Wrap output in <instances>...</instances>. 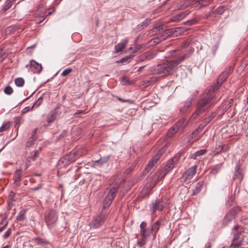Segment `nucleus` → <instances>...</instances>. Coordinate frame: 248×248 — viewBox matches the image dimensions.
Instances as JSON below:
<instances>
[{
  "label": "nucleus",
  "mask_w": 248,
  "mask_h": 248,
  "mask_svg": "<svg viewBox=\"0 0 248 248\" xmlns=\"http://www.w3.org/2000/svg\"><path fill=\"white\" fill-rule=\"evenodd\" d=\"M217 102L215 91L211 89L206 90L198 101L196 110L192 117L195 119L198 116L214 106Z\"/></svg>",
  "instance_id": "obj_1"
},
{
  "label": "nucleus",
  "mask_w": 248,
  "mask_h": 248,
  "mask_svg": "<svg viewBox=\"0 0 248 248\" xmlns=\"http://www.w3.org/2000/svg\"><path fill=\"white\" fill-rule=\"evenodd\" d=\"M189 57V55L185 54L174 60L168 61L166 63L158 64L152 67V72L154 74L169 75L178 68V65L181 62Z\"/></svg>",
  "instance_id": "obj_2"
},
{
  "label": "nucleus",
  "mask_w": 248,
  "mask_h": 248,
  "mask_svg": "<svg viewBox=\"0 0 248 248\" xmlns=\"http://www.w3.org/2000/svg\"><path fill=\"white\" fill-rule=\"evenodd\" d=\"M233 229L235 232H233L230 248H239L243 244L244 238L241 237L242 232L239 230V226L238 225L234 226Z\"/></svg>",
  "instance_id": "obj_3"
},
{
  "label": "nucleus",
  "mask_w": 248,
  "mask_h": 248,
  "mask_svg": "<svg viewBox=\"0 0 248 248\" xmlns=\"http://www.w3.org/2000/svg\"><path fill=\"white\" fill-rule=\"evenodd\" d=\"M58 219V214L56 211L51 209L46 212L45 217V221L47 227L51 229L53 228Z\"/></svg>",
  "instance_id": "obj_4"
},
{
  "label": "nucleus",
  "mask_w": 248,
  "mask_h": 248,
  "mask_svg": "<svg viewBox=\"0 0 248 248\" xmlns=\"http://www.w3.org/2000/svg\"><path fill=\"white\" fill-rule=\"evenodd\" d=\"M108 217L106 212L101 211L98 215L94 216L92 221V227L93 228H97L102 225Z\"/></svg>",
  "instance_id": "obj_5"
},
{
  "label": "nucleus",
  "mask_w": 248,
  "mask_h": 248,
  "mask_svg": "<svg viewBox=\"0 0 248 248\" xmlns=\"http://www.w3.org/2000/svg\"><path fill=\"white\" fill-rule=\"evenodd\" d=\"M180 158V155H176L168 161L164 167V169L162 172V178L164 177L166 175L174 168V167L178 163Z\"/></svg>",
  "instance_id": "obj_6"
},
{
  "label": "nucleus",
  "mask_w": 248,
  "mask_h": 248,
  "mask_svg": "<svg viewBox=\"0 0 248 248\" xmlns=\"http://www.w3.org/2000/svg\"><path fill=\"white\" fill-rule=\"evenodd\" d=\"M230 67L225 68V70L219 75L217 80L216 84L213 86L210 89L215 92L217 91L227 78L228 75L230 73Z\"/></svg>",
  "instance_id": "obj_7"
},
{
  "label": "nucleus",
  "mask_w": 248,
  "mask_h": 248,
  "mask_svg": "<svg viewBox=\"0 0 248 248\" xmlns=\"http://www.w3.org/2000/svg\"><path fill=\"white\" fill-rule=\"evenodd\" d=\"M197 166H193L188 168L184 173L183 176L184 177V181L186 184L189 183L190 180L193 178L196 172Z\"/></svg>",
  "instance_id": "obj_8"
},
{
  "label": "nucleus",
  "mask_w": 248,
  "mask_h": 248,
  "mask_svg": "<svg viewBox=\"0 0 248 248\" xmlns=\"http://www.w3.org/2000/svg\"><path fill=\"white\" fill-rule=\"evenodd\" d=\"M26 67H29L31 71L36 74L40 73L42 69V65L33 60H31L30 63L26 65Z\"/></svg>",
  "instance_id": "obj_9"
},
{
  "label": "nucleus",
  "mask_w": 248,
  "mask_h": 248,
  "mask_svg": "<svg viewBox=\"0 0 248 248\" xmlns=\"http://www.w3.org/2000/svg\"><path fill=\"white\" fill-rule=\"evenodd\" d=\"M165 207V202L163 201L155 200L150 206L152 213L155 214L156 210L162 211Z\"/></svg>",
  "instance_id": "obj_10"
},
{
  "label": "nucleus",
  "mask_w": 248,
  "mask_h": 248,
  "mask_svg": "<svg viewBox=\"0 0 248 248\" xmlns=\"http://www.w3.org/2000/svg\"><path fill=\"white\" fill-rule=\"evenodd\" d=\"M185 122V119H182L179 121L174 126H173L168 131L167 136L171 137L181 127H183Z\"/></svg>",
  "instance_id": "obj_11"
},
{
  "label": "nucleus",
  "mask_w": 248,
  "mask_h": 248,
  "mask_svg": "<svg viewBox=\"0 0 248 248\" xmlns=\"http://www.w3.org/2000/svg\"><path fill=\"white\" fill-rule=\"evenodd\" d=\"M161 35L160 38H155V43L156 44H158L161 40H165L168 37L170 36H173V31L172 29H169L165 31L162 30L161 32Z\"/></svg>",
  "instance_id": "obj_12"
},
{
  "label": "nucleus",
  "mask_w": 248,
  "mask_h": 248,
  "mask_svg": "<svg viewBox=\"0 0 248 248\" xmlns=\"http://www.w3.org/2000/svg\"><path fill=\"white\" fill-rule=\"evenodd\" d=\"M155 57V54L150 52H146L138 56L137 58L136 61L141 62L146 60H150Z\"/></svg>",
  "instance_id": "obj_13"
},
{
  "label": "nucleus",
  "mask_w": 248,
  "mask_h": 248,
  "mask_svg": "<svg viewBox=\"0 0 248 248\" xmlns=\"http://www.w3.org/2000/svg\"><path fill=\"white\" fill-rule=\"evenodd\" d=\"M162 152L161 151H159L158 153L155 155L152 159L149 162L148 167L146 168L147 169L150 170L151 169H153L157 161L159 159Z\"/></svg>",
  "instance_id": "obj_14"
},
{
  "label": "nucleus",
  "mask_w": 248,
  "mask_h": 248,
  "mask_svg": "<svg viewBox=\"0 0 248 248\" xmlns=\"http://www.w3.org/2000/svg\"><path fill=\"white\" fill-rule=\"evenodd\" d=\"M77 153L76 152H70L68 155H66L62 159V162L65 163H70L75 161L76 159Z\"/></svg>",
  "instance_id": "obj_15"
},
{
  "label": "nucleus",
  "mask_w": 248,
  "mask_h": 248,
  "mask_svg": "<svg viewBox=\"0 0 248 248\" xmlns=\"http://www.w3.org/2000/svg\"><path fill=\"white\" fill-rule=\"evenodd\" d=\"M229 148V147L228 144L218 145L216 146L215 150L213 152V154L215 155L220 153L225 152Z\"/></svg>",
  "instance_id": "obj_16"
},
{
  "label": "nucleus",
  "mask_w": 248,
  "mask_h": 248,
  "mask_svg": "<svg viewBox=\"0 0 248 248\" xmlns=\"http://www.w3.org/2000/svg\"><path fill=\"white\" fill-rule=\"evenodd\" d=\"M58 108H56L51 110L48 114L46 121L49 124L54 122L56 120L57 114V109Z\"/></svg>",
  "instance_id": "obj_17"
},
{
  "label": "nucleus",
  "mask_w": 248,
  "mask_h": 248,
  "mask_svg": "<svg viewBox=\"0 0 248 248\" xmlns=\"http://www.w3.org/2000/svg\"><path fill=\"white\" fill-rule=\"evenodd\" d=\"M22 176V174L21 170H16L14 175V183L16 186H19Z\"/></svg>",
  "instance_id": "obj_18"
},
{
  "label": "nucleus",
  "mask_w": 248,
  "mask_h": 248,
  "mask_svg": "<svg viewBox=\"0 0 248 248\" xmlns=\"http://www.w3.org/2000/svg\"><path fill=\"white\" fill-rule=\"evenodd\" d=\"M128 42V41L127 39H124L122 42L118 44L115 46V52L117 53L122 51Z\"/></svg>",
  "instance_id": "obj_19"
},
{
  "label": "nucleus",
  "mask_w": 248,
  "mask_h": 248,
  "mask_svg": "<svg viewBox=\"0 0 248 248\" xmlns=\"http://www.w3.org/2000/svg\"><path fill=\"white\" fill-rule=\"evenodd\" d=\"M216 115L217 112L216 111H214L209 114L205 118H204L202 121L203 124H204L203 125H202V127H204L205 125L209 124L216 116Z\"/></svg>",
  "instance_id": "obj_20"
},
{
  "label": "nucleus",
  "mask_w": 248,
  "mask_h": 248,
  "mask_svg": "<svg viewBox=\"0 0 248 248\" xmlns=\"http://www.w3.org/2000/svg\"><path fill=\"white\" fill-rule=\"evenodd\" d=\"M173 36H178L184 33L189 30L188 28L185 27H179L173 28Z\"/></svg>",
  "instance_id": "obj_21"
},
{
  "label": "nucleus",
  "mask_w": 248,
  "mask_h": 248,
  "mask_svg": "<svg viewBox=\"0 0 248 248\" xmlns=\"http://www.w3.org/2000/svg\"><path fill=\"white\" fill-rule=\"evenodd\" d=\"M243 178V175L242 173L241 170H240L239 167L237 166L235 168L234 176L233 177V180H238L240 182Z\"/></svg>",
  "instance_id": "obj_22"
},
{
  "label": "nucleus",
  "mask_w": 248,
  "mask_h": 248,
  "mask_svg": "<svg viewBox=\"0 0 248 248\" xmlns=\"http://www.w3.org/2000/svg\"><path fill=\"white\" fill-rule=\"evenodd\" d=\"M164 28L163 25L155 27L148 31V35L150 36L155 35L158 33H160L161 31Z\"/></svg>",
  "instance_id": "obj_23"
},
{
  "label": "nucleus",
  "mask_w": 248,
  "mask_h": 248,
  "mask_svg": "<svg viewBox=\"0 0 248 248\" xmlns=\"http://www.w3.org/2000/svg\"><path fill=\"white\" fill-rule=\"evenodd\" d=\"M203 184H204V182L202 181H201L198 182L197 184L195 187L192 189L193 193L192 194V196L195 195L199 193L201 191L202 187H203Z\"/></svg>",
  "instance_id": "obj_24"
},
{
  "label": "nucleus",
  "mask_w": 248,
  "mask_h": 248,
  "mask_svg": "<svg viewBox=\"0 0 248 248\" xmlns=\"http://www.w3.org/2000/svg\"><path fill=\"white\" fill-rule=\"evenodd\" d=\"M191 106V99L186 101L183 107L180 109V112L182 114L186 112Z\"/></svg>",
  "instance_id": "obj_25"
},
{
  "label": "nucleus",
  "mask_w": 248,
  "mask_h": 248,
  "mask_svg": "<svg viewBox=\"0 0 248 248\" xmlns=\"http://www.w3.org/2000/svg\"><path fill=\"white\" fill-rule=\"evenodd\" d=\"M118 188L119 185H118L112 187L110 189L109 191L107 196L110 197L111 199H114V197H115L116 193L117 192Z\"/></svg>",
  "instance_id": "obj_26"
},
{
  "label": "nucleus",
  "mask_w": 248,
  "mask_h": 248,
  "mask_svg": "<svg viewBox=\"0 0 248 248\" xmlns=\"http://www.w3.org/2000/svg\"><path fill=\"white\" fill-rule=\"evenodd\" d=\"M203 128V127H202V124H201L198 128H197L190 134V138L192 139L196 138L197 136L202 132Z\"/></svg>",
  "instance_id": "obj_27"
},
{
  "label": "nucleus",
  "mask_w": 248,
  "mask_h": 248,
  "mask_svg": "<svg viewBox=\"0 0 248 248\" xmlns=\"http://www.w3.org/2000/svg\"><path fill=\"white\" fill-rule=\"evenodd\" d=\"M240 211V208L239 207H234L231 209L227 213L231 216L232 217L234 218L236 214Z\"/></svg>",
  "instance_id": "obj_28"
},
{
  "label": "nucleus",
  "mask_w": 248,
  "mask_h": 248,
  "mask_svg": "<svg viewBox=\"0 0 248 248\" xmlns=\"http://www.w3.org/2000/svg\"><path fill=\"white\" fill-rule=\"evenodd\" d=\"M13 5L12 1L10 0H6L4 5L3 6L2 9L1 10L2 13L5 12L7 10L10 9Z\"/></svg>",
  "instance_id": "obj_29"
},
{
  "label": "nucleus",
  "mask_w": 248,
  "mask_h": 248,
  "mask_svg": "<svg viewBox=\"0 0 248 248\" xmlns=\"http://www.w3.org/2000/svg\"><path fill=\"white\" fill-rule=\"evenodd\" d=\"M113 199H111L110 197L106 196L104 200V205L103 209H105L107 207L109 206Z\"/></svg>",
  "instance_id": "obj_30"
},
{
  "label": "nucleus",
  "mask_w": 248,
  "mask_h": 248,
  "mask_svg": "<svg viewBox=\"0 0 248 248\" xmlns=\"http://www.w3.org/2000/svg\"><path fill=\"white\" fill-rule=\"evenodd\" d=\"M186 15V14L185 13H182L180 14L175 15L172 17V21H176L181 20L184 18Z\"/></svg>",
  "instance_id": "obj_31"
},
{
  "label": "nucleus",
  "mask_w": 248,
  "mask_h": 248,
  "mask_svg": "<svg viewBox=\"0 0 248 248\" xmlns=\"http://www.w3.org/2000/svg\"><path fill=\"white\" fill-rule=\"evenodd\" d=\"M110 156L109 155L104 156L101 158L100 159L96 160L95 162L100 165H103L104 164L107 163L109 160Z\"/></svg>",
  "instance_id": "obj_32"
},
{
  "label": "nucleus",
  "mask_w": 248,
  "mask_h": 248,
  "mask_svg": "<svg viewBox=\"0 0 248 248\" xmlns=\"http://www.w3.org/2000/svg\"><path fill=\"white\" fill-rule=\"evenodd\" d=\"M26 211L22 210L20 211L17 216L16 217V220L17 221H23L25 219Z\"/></svg>",
  "instance_id": "obj_33"
},
{
  "label": "nucleus",
  "mask_w": 248,
  "mask_h": 248,
  "mask_svg": "<svg viewBox=\"0 0 248 248\" xmlns=\"http://www.w3.org/2000/svg\"><path fill=\"white\" fill-rule=\"evenodd\" d=\"M160 224L161 220H157L155 221L154 224L152 226H151V230H153L155 233L157 232L159 229Z\"/></svg>",
  "instance_id": "obj_34"
},
{
  "label": "nucleus",
  "mask_w": 248,
  "mask_h": 248,
  "mask_svg": "<svg viewBox=\"0 0 248 248\" xmlns=\"http://www.w3.org/2000/svg\"><path fill=\"white\" fill-rule=\"evenodd\" d=\"M15 82L17 86L22 87L24 84L25 81L23 78H18L15 79Z\"/></svg>",
  "instance_id": "obj_35"
},
{
  "label": "nucleus",
  "mask_w": 248,
  "mask_h": 248,
  "mask_svg": "<svg viewBox=\"0 0 248 248\" xmlns=\"http://www.w3.org/2000/svg\"><path fill=\"white\" fill-rule=\"evenodd\" d=\"M221 164H218L215 166L214 168L212 169L210 171V173L213 174H216L220 170L221 167Z\"/></svg>",
  "instance_id": "obj_36"
},
{
  "label": "nucleus",
  "mask_w": 248,
  "mask_h": 248,
  "mask_svg": "<svg viewBox=\"0 0 248 248\" xmlns=\"http://www.w3.org/2000/svg\"><path fill=\"white\" fill-rule=\"evenodd\" d=\"M233 218H234L233 217H232L229 214H227L225 216V217H224V218L223 220V224L225 225H227L230 222H231Z\"/></svg>",
  "instance_id": "obj_37"
},
{
  "label": "nucleus",
  "mask_w": 248,
  "mask_h": 248,
  "mask_svg": "<svg viewBox=\"0 0 248 248\" xmlns=\"http://www.w3.org/2000/svg\"><path fill=\"white\" fill-rule=\"evenodd\" d=\"M34 241L38 245H44L47 244V242L44 239L40 237H36L34 239Z\"/></svg>",
  "instance_id": "obj_38"
},
{
  "label": "nucleus",
  "mask_w": 248,
  "mask_h": 248,
  "mask_svg": "<svg viewBox=\"0 0 248 248\" xmlns=\"http://www.w3.org/2000/svg\"><path fill=\"white\" fill-rule=\"evenodd\" d=\"M121 83L123 85H125L131 84H132L133 82L125 77H122L121 78Z\"/></svg>",
  "instance_id": "obj_39"
},
{
  "label": "nucleus",
  "mask_w": 248,
  "mask_h": 248,
  "mask_svg": "<svg viewBox=\"0 0 248 248\" xmlns=\"http://www.w3.org/2000/svg\"><path fill=\"white\" fill-rule=\"evenodd\" d=\"M43 97H40L32 106L31 108L33 109L34 107H38L43 102Z\"/></svg>",
  "instance_id": "obj_40"
},
{
  "label": "nucleus",
  "mask_w": 248,
  "mask_h": 248,
  "mask_svg": "<svg viewBox=\"0 0 248 248\" xmlns=\"http://www.w3.org/2000/svg\"><path fill=\"white\" fill-rule=\"evenodd\" d=\"M10 128V124L8 123H4L0 127V132L5 131Z\"/></svg>",
  "instance_id": "obj_41"
},
{
  "label": "nucleus",
  "mask_w": 248,
  "mask_h": 248,
  "mask_svg": "<svg viewBox=\"0 0 248 248\" xmlns=\"http://www.w3.org/2000/svg\"><path fill=\"white\" fill-rule=\"evenodd\" d=\"M36 140V137H31V139H30L27 142H26V146L27 147H30L31 145H33L34 144V142Z\"/></svg>",
  "instance_id": "obj_42"
},
{
  "label": "nucleus",
  "mask_w": 248,
  "mask_h": 248,
  "mask_svg": "<svg viewBox=\"0 0 248 248\" xmlns=\"http://www.w3.org/2000/svg\"><path fill=\"white\" fill-rule=\"evenodd\" d=\"M151 22V19L150 18H146L144 21H143L141 24V26L142 27V29H143L148 26Z\"/></svg>",
  "instance_id": "obj_43"
},
{
  "label": "nucleus",
  "mask_w": 248,
  "mask_h": 248,
  "mask_svg": "<svg viewBox=\"0 0 248 248\" xmlns=\"http://www.w3.org/2000/svg\"><path fill=\"white\" fill-rule=\"evenodd\" d=\"M198 22V20L196 18H192L189 20L186 21L184 23L185 25H192L196 24Z\"/></svg>",
  "instance_id": "obj_44"
},
{
  "label": "nucleus",
  "mask_w": 248,
  "mask_h": 248,
  "mask_svg": "<svg viewBox=\"0 0 248 248\" xmlns=\"http://www.w3.org/2000/svg\"><path fill=\"white\" fill-rule=\"evenodd\" d=\"M148 229L146 228L140 229V234L142 237L146 238L147 237V232Z\"/></svg>",
  "instance_id": "obj_45"
},
{
  "label": "nucleus",
  "mask_w": 248,
  "mask_h": 248,
  "mask_svg": "<svg viewBox=\"0 0 248 248\" xmlns=\"http://www.w3.org/2000/svg\"><path fill=\"white\" fill-rule=\"evenodd\" d=\"M4 92L6 94L10 95L13 93V90L11 87L7 86L5 88Z\"/></svg>",
  "instance_id": "obj_46"
},
{
  "label": "nucleus",
  "mask_w": 248,
  "mask_h": 248,
  "mask_svg": "<svg viewBox=\"0 0 248 248\" xmlns=\"http://www.w3.org/2000/svg\"><path fill=\"white\" fill-rule=\"evenodd\" d=\"M39 154V152L38 151H37V150L35 151L33 155L32 156L29 157V161H30L31 160L32 161H35L36 159V158L38 157Z\"/></svg>",
  "instance_id": "obj_47"
},
{
  "label": "nucleus",
  "mask_w": 248,
  "mask_h": 248,
  "mask_svg": "<svg viewBox=\"0 0 248 248\" xmlns=\"http://www.w3.org/2000/svg\"><path fill=\"white\" fill-rule=\"evenodd\" d=\"M146 238L141 237L140 239H139L137 242V244L140 247H142L146 243Z\"/></svg>",
  "instance_id": "obj_48"
},
{
  "label": "nucleus",
  "mask_w": 248,
  "mask_h": 248,
  "mask_svg": "<svg viewBox=\"0 0 248 248\" xmlns=\"http://www.w3.org/2000/svg\"><path fill=\"white\" fill-rule=\"evenodd\" d=\"M131 59V56H126L125 57L121 59L120 60V61H118V62H125L126 63H128L130 62Z\"/></svg>",
  "instance_id": "obj_49"
},
{
  "label": "nucleus",
  "mask_w": 248,
  "mask_h": 248,
  "mask_svg": "<svg viewBox=\"0 0 248 248\" xmlns=\"http://www.w3.org/2000/svg\"><path fill=\"white\" fill-rule=\"evenodd\" d=\"M72 68H68L63 71V72L62 73V76H64V77L66 76L69 74H70L72 72Z\"/></svg>",
  "instance_id": "obj_50"
},
{
  "label": "nucleus",
  "mask_w": 248,
  "mask_h": 248,
  "mask_svg": "<svg viewBox=\"0 0 248 248\" xmlns=\"http://www.w3.org/2000/svg\"><path fill=\"white\" fill-rule=\"evenodd\" d=\"M233 102V99H230L229 102H228V103L226 105V106L224 108V109H223L224 111H227L229 109V108L232 106V104Z\"/></svg>",
  "instance_id": "obj_51"
},
{
  "label": "nucleus",
  "mask_w": 248,
  "mask_h": 248,
  "mask_svg": "<svg viewBox=\"0 0 248 248\" xmlns=\"http://www.w3.org/2000/svg\"><path fill=\"white\" fill-rule=\"evenodd\" d=\"M207 152V150L206 149H201L200 150L196 152V155H198V156L202 155H204Z\"/></svg>",
  "instance_id": "obj_52"
},
{
  "label": "nucleus",
  "mask_w": 248,
  "mask_h": 248,
  "mask_svg": "<svg viewBox=\"0 0 248 248\" xmlns=\"http://www.w3.org/2000/svg\"><path fill=\"white\" fill-rule=\"evenodd\" d=\"M11 233V229L10 228L8 229V230L4 233L3 237L4 239H6L8 238Z\"/></svg>",
  "instance_id": "obj_53"
},
{
  "label": "nucleus",
  "mask_w": 248,
  "mask_h": 248,
  "mask_svg": "<svg viewBox=\"0 0 248 248\" xmlns=\"http://www.w3.org/2000/svg\"><path fill=\"white\" fill-rule=\"evenodd\" d=\"M224 8L223 7H219L216 9V12L218 15H221L224 12Z\"/></svg>",
  "instance_id": "obj_54"
},
{
  "label": "nucleus",
  "mask_w": 248,
  "mask_h": 248,
  "mask_svg": "<svg viewBox=\"0 0 248 248\" xmlns=\"http://www.w3.org/2000/svg\"><path fill=\"white\" fill-rule=\"evenodd\" d=\"M5 58V56L3 52L2 49L0 48V62H2Z\"/></svg>",
  "instance_id": "obj_55"
},
{
  "label": "nucleus",
  "mask_w": 248,
  "mask_h": 248,
  "mask_svg": "<svg viewBox=\"0 0 248 248\" xmlns=\"http://www.w3.org/2000/svg\"><path fill=\"white\" fill-rule=\"evenodd\" d=\"M199 3L202 6H205L208 4L209 2L208 0H200Z\"/></svg>",
  "instance_id": "obj_56"
},
{
  "label": "nucleus",
  "mask_w": 248,
  "mask_h": 248,
  "mask_svg": "<svg viewBox=\"0 0 248 248\" xmlns=\"http://www.w3.org/2000/svg\"><path fill=\"white\" fill-rule=\"evenodd\" d=\"M42 186H43V185L41 184H40L37 186L32 188V190L33 191H37V190H38L39 189H41L42 187Z\"/></svg>",
  "instance_id": "obj_57"
},
{
  "label": "nucleus",
  "mask_w": 248,
  "mask_h": 248,
  "mask_svg": "<svg viewBox=\"0 0 248 248\" xmlns=\"http://www.w3.org/2000/svg\"><path fill=\"white\" fill-rule=\"evenodd\" d=\"M86 112L85 110H78L74 114V116H76L78 114H85Z\"/></svg>",
  "instance_id": "obj_58"
},
{
  "label": "nucleus",
  "mask_w": 248,
  "mask_h": 248,
  "mask_svg": "<svg viewBox=\"0 0 248 248\" xmlns=\"http://www.w3.org/2000/svg\"><path fill=\"white\" fill-rule=\"evenodd\" d=\"M147 226V224L145 221H142L140 224V229L142 228H146Z\"/></svg>",
  "instance_id": "obj_59"
},
{
  "label": "nucleus",
  "mask_w": 248,
  "mask_h": 248,
  "mask_svg": "<svg viewBox=\"0 0 248 248\" xmlns=\"http://www.w3.org/2000/svg\"><path fill=\"white\" fill-rule=\"evenodd\" d=\"M31 109H32L30 107H26L23 109L22 113H26Z\"/></svg>",
  "instance_id": "obj_60"
},
{
  "label": "nucleus",
  "mask_w": 248,
  "mask_h": 248,
  "mask_svg": "<svg viewBox=\"0 0 248 248\" xmlns=\"http://www.w3.org/2000/svg\"><path fill=\"white\" fill-rule=\"evenodd\" d=\"M242 64L244 65L245 67L247 66L248 65V59L247 60H244Z\"/></svg>",
  "instance_id": "obj_61"
},
{
  "label": "nucleus",
  "mask_w": 248,
  "mask_h": 248,
  "mask_svg": "<svg viewBox=\"0 0 248 248\" xmlns=\"http://www.w3.org/2000/svg\"><path fill=\"white\" fill-rule=\"evenodd\" d=\"M154 232L153 230H151V227H150V229H148V232H147V237L150 236L151 233Z\"/></svg>",
  "instance_id": "obj_62"
},
{
  "label": "nucleus",
  "mask_w": 248,
  "mask_h": 248,
  "mask_svg": "<svg viewBox=\"0 0 248 248\" xmlns=\"http://www.w3.org/2000/svg\"><path fill=\"white\" fill-rule=\"evenodd\" d=\"M7 224H8V223H7V222H6V223L4 225V226H2V227H0V233L1 232H2L3 231V230L5 229V228L7 226Z\"/></svg>",
  "instance_id": "obj_63"
},
{
  "label": "nucleus",
  "mask_w": 248,
  "mask_h": 248,
  "mask_svg": "<svg viewBox=\"0 0 248 248\" xmlns=\"http://www.w3.org/2000/svg\"><path fill=\"white\" fill-rule=\"evenodd\" d=\"M36 131H37V129H35L33 131H32V132L31 133V137H36L35 134H36Z\"/></svg>",
  "instance_id": "obj_64"
}]
</instances>
